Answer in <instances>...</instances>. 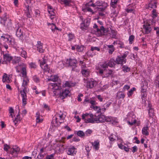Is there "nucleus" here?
I'll return each instance as SVG.
<instances>
[{
	"instance_id": "dca6fc26",
	"label": "nucleus",
	"mask_w": 159,
	"mask_h": 159,
	"mask_svg": "<svg viewBox=\"0 0 159 159\" xmlns=\"http://www.w3.org/2000/svg\"><path fill=\"white\" fill-rule=\"evenodd\" d=\"M1 39L2 40L7 43L8 45L12 44L14 42V39L11 38L9 36L5 35L2 36Z\"/></svg>"
},
{
	"instance_id": "13d9d810",
	"label": "nucleus",
	"mask_w": 159,
	"mask_h": 159,
	"mask_svg": "<svg viewBox=\"0 0 159 159\" xmlns=\"http://www.w3.org/2000/svg\"><path fill=\"white\" fill-rule=\"evenodd\" d=\"M154 30L156 31V34L157 37L159 39V27H155L154 28Z\"/></svg>"
},
{
	"instance_id": "4be33fe9",
	"label": "nucleus",
	"mask_w": 159,
	"mask_h": 159,
	"mask_svg": "<svg viewBox=\"0 0 159 159\" xmlns=\"http://www.w3.org/2000/svg\"><path fill=\"white\" fill-rule=\"evenodd\" d=\"M16 49L20 52V55L21 57L25 59L27 58V53L25 50H24L23 48H20L17 47Z\"/></svg>"
},
{
	"instance_id": "412c9836",
	"label": "nucleus",
	"mask_w": 159,
	"mask_h": 159,
	"mask_svg": "<svg viewBox=\"0 0 159 159\" xmlns=\"http://www.w3.org/2000/svg\"><path fill=\"white\" fill-rule=\"evenodd\" d=\"M89 103L91 105L93 104H97V103L94 100H93L92 98H89L87 97H85L83 102V103L84 105H86L87 103Z\"/></svg>"
},
{
	"instance_id": "79ce46f5",
	"label": "nucleus",
	"mask_w": 159,
	"mask_h": 159,
	"mask_svg": "<svg viewBox=\"0 0 159 159\" xmlns=\"http://www.w3.org/2000/svg\"><path fill=\"white\" fill-rule=\"evenodd\" d=\"M116 96L119 99H123L125 97V95L123 92L119 91L117 93Z\"/></svg>"
},
{
	"instance_id": "4d7b16f0",
	"label": "nucleus",
	"mask_w": 159,
	"mask_h": 159,
	"mask_svg": "<svg viewBox=\"0 0 159 159\" xmlns=\"http://www.w3.org/2000/svg\"><path fill=\"white\" fill-rule=\"evenodd\" d=\"M49 16L50 19L52 20H53L54 19L55 15V11H52V12L49 13Z\"/></svg>"
},
{
	"instance_id": "3c124183",
	"label": "nucleus",
	"mask_w": 159,
	"mask_h": 159,
	"mask_svg": "<svg viewBox=\"0 0 159 159\" xmlns=\"http://www.w3.org/2000/svg\"><path fill=\"white\" fill-rule=\"evenodd\" d=\"M116 136L114 134H111L109 137V139L111 141H114L116 139Z\"/></svg>"
},
{
	"instance_id": "2eb2a0df",
	"label": "nucleus",
	"mask_w": 159,
	"mask_h": 159,
	"mask_svg": "<svg viewBox=\"0 0 159 159\" xmlns=\"http://www.w3.org/2000/svg\"><path fill=\"white\" fill-rule=\"evenodd\" d=\"M12 57L8 53H3V59L2 63V64H7V63H10L11 61Z\"/></svg>"
},
{
	"instance_id": "bb28decb",
	"label": "nucleus",
	"mask_w": 159,
	"mask_h": 159,
	"mask_svg": "<svg viewBox=\"0 0 159 159\" xmlns=\"http://www.w3.org/2000/svg\"><path fill=\"white\" fill-rule=\"evenodd\" d=\"M16 34L17 37L20 38V39H22L24 33L22 30V28H18L16 30Z\"/></svg>"
},
{
	"instance_id": "052dcab7",
	"label": "nucleus",
	"mask_w": 159,
	"mask_h": 159,
	"mask_svg": "<svg viewBox=\"0 0 159 159\" xmlns=\"http://www.w3.org/2000/svg\"><path fill=\"white\" fill-rule=\"evenodd\" d=\"M122 70L124 72L129 71L130 68L126 66H124L122 67Z\"/></svg>"
},
{
	"instance_id": "603ef678",
	"label": "nucleus",
	"mask_w": 159,
	"mask_h": 159,
	"mask_svg": "<svg viewBox=\"0 0 159 159\" xmlns=\"http://www.w3.org/2000/svg\"><path fill=\"white\" fill-rule=\"evenodd\" d=\"M136 89L134 87L131 89L128 93L127 95L129 97H130L132 96L133 93V92L134 91H135Z\"/></svg>"
},
{
	"instance_id": "a19ab883",
	"label": "nucleus",
	"mask_w": 159,
	"mask_h": 159,
	"mask_svg": "<svg viewBox=\"0 0 159 159\" xmlns=\"http://www.w3.org/2000/svg\"><path fill=\"white\" fill-rule=\"evenodd\" d=\"M148 114L150 117H152L154 113V111L153 109L152 108L151 105L149 104L148 106Z\"/></svg>"
},
{
	"instance_id": "1a4fd4ad",
	"label": "nucleus",
	"mask_w": 159,
	"mask_h": 159,
	"mask_svg": "<svg viewBox=\"0 0 159 159\" xmlns=\"http://www.w3.org/2000/svg\"><path fill=\"white\" fill-rule=\"evenodd\" d=\"M129 54L128 52H125L122 55L118 56L116 59V63L117 64H123V63H125L126 59L125 58Z\"/></svg>"
},
{
	"instance_id": "e2e57ef3",
	"label": "nucleus",
	"mask_w": 159,
	"mask_h": 159,
	"mask_svg": "<svg viewBox=\"0 0 159 159\" xmlns=\"http://www.w3.org/2000/svg\"><path fill=\"white\" fill-rule=\"evenodd\" d=\"M68 36L69 37L68 40L69 41H71L74 37V35L71 33L69 34H68Z\"/></svg>"
},
{
	"instance_id": "393cba45",
	"label": "nucleus",
	"mask_w": 159,
	"mask_h": 159,
	"mask_svg": "<svg viewBox=\"0 0 159 159\" xmlns=\"http://www.w3.org/2000/svg\"><path fill=\"white\" fill-rule=\"evenodd\" d=\"M156 1L155 0L151 1L148 4V7H146L147 9L151 10L152 8H154L157 7Z\"/></svg>"
},
{
	"instance_id": "f3484780",
	"label": "nucleus",
	"mask_w": 159,
	"mask_h": 159,
	"mask_svg": "<svg viewBox=\"0 0 159 159\" xmlns=\"http://www.w3.org/2000/svg\"><path fill=\"white\" fill-rule=\"evenodd\" d=\"M90 6L93 7H96V3L95 4H93L91 1L87 3L85 5L84 8L83 9V10L84 11H87L93 13V11L92 9L90 7Z\"/></svg>"
},
{
	"instance_id": "c03bdc74",
	"label": "nucleus",
	"mask_w": 159,
	"mask_h": 159,
	"mask_svg": "<svg viewBox=\"0 0 159 159\" xmlns=\"http://www.w3.org/2000/svg\"><path fill=\"white\" fill-rule=\"evenodd\" d=\"M59 78L56 75H52L50 78L48 79L49 81H52L53 82H56L58 81Z\"/></svg>"
},
{
	"instance_id": "9b49d317",
	"label": "nucleus",
	"mask_w": 159,
	"mask_h": 159,
	"mask_svg": "<svg viewBox=\"0 0 159 159\" xmlns=\"http://www.w3.org/2000/svg\"><path fill=\"white\" fill-rule=\"evenodd\" d=\"M79 64L81 65V73L83 75L87 77L89 76L90 70L88 69L85 63L82 61H80Z\"/></svg>"
},
{
	"instance_id": "9d476101",
	"label": "nucleus",
	"mask_w": 159,
	"mask_h": 159,
	"mask_svg": "<svg viewBox=\"0 0 159 159\" xmlns=\"http://www.w3.org/2000/svg\"><path fill=\"white\" fill-rule=\"evenodd\" d=\"M93 27L95 29L94 34L97 36H99L104 35L105 30L103 26H101L100 28H98V25L95 23L94 24Z\"/></svg>"
},
{
	"instance_id": "4c0bfd02",
	"label": "nucleus",
	"mask_w": 159,
	"mask_h": 159,
	"mask_svg": "<svg viewBox=\"0 0 159 159\" xmlns=\"http://www.w3.org/2000/svg\"><path fill=\"white\" fill-rule=\"evenodd\" d=\"M72 0H58V2L61 4H64L65 6L69 5Z\"/></svg>"
},
{
	"instance_id": "6ab92c4d",
	"label": "nucleus",
	"mask_w": 159,
	"mask_h": 159,
	"mask_svg": "<svg viewBox=\"0 0 159 159\" xmlns=\"http://www.w3.org/2000/svg\"><path fill=\"white\" fill-rule=\"evenodd\" d=\"M20 148L17 146H14L11 148L10 150V153L14 157H17V155L20 152Z\"/></svg>"
},
{
	"instance_id": "f8f14e48",
	"label": "nucleus",
	"mask_w": 159,
	"mask_h": 159,
	"mask_svg": "<svg viewBox=\"0 0 159 159\" xmlns=\"http://www.w3.org/2000/svg\"><path fill=\"white\" fill-rule=\"evenodd\" d=\"M135 116L132 113H130L128 114L127 119L128 120L127 122L129 125H132L136 123L137 121L135 119Z\"/></svg>"
},
{
	"instance_id": "37998d69",
	"label": "nucleus",
	"mask_w": 159,
	"mask_h": 159,
	"mask_svg": "<svg viewBox=\"0 0 159 159\" xmlns=\"http://www.w3.org/2000/svg\"><path fill=\"white\" fill-rule=\"evenodd\" d=\"M107 46L108 48V52L110 54H112L115 50V48L113 45H108Z\"/></svg>"
},
{
	"instance_id": "423d86ee",
	"label": "nucleus",
	"mask_w": 159,
	"mask_h": 159,
	"mask_svg": "<svg viewBox=\"0 0 159 159\" xmlns=\"http://www.w3.org/2000/svg\"><path fill=\"white\" fill-rule=\"evenodd\" d=\"M105 121L109 122L112 124H115L117 122L113 120V118L111 117H107L102 114H100L98 116H96V123H102Z\"/></svg>"
},
{
	"instance_id": "c85d7f7f",
	"label": "nucleus",
	"mask_w": 159,
	"mask_h": 159,
	"mask_svg": "<svg viewBox=\"0 0 159 159\" xmlns=\"http://www.w3.org/2000/svg\"><path fill=\"white\" fill-rule=\"evenodd\" d=\"M68 64L71 66L75 67L77 63V61L75 59H69L68 61Z\"/></svg>"
},
{
	"instance_id": "6e6d98bb",
	"label": "nucleus",
	"mask_w": 159,
	"mask_h": 159,
	"mask_svg": "<svg viewBox=\"0 0 159 159\" xmlns=\"http://www.w3.org/2000/svg\"><path fill=\"white\" fill-rule=\"evenodd\" d=\"M25 13H27V16L28 17H30V13L29 12V6L27 5L25 6Z\"/></svg>"
},
{
	"instance_id": "0eeeda50",
	"label": "nucleus",
	"mask_w": 159,
	"mask_h": 159,
	"mask_svg": "<svg viewBox=\"0 0 159 159\" xmlns=\"http://www.w3.org/2000/svg\"><path fill=\"white\" fill-rule=\"evenodd\" d=\"M82 119L84 120L86 123H93L96 122V115H93L92 114H83L82 116Z\"/></svg>"
},
{
	"instance_id": "5701e85b",
	"label": "nucleus",
	"mask_w": 159,
	"mask_h": 159,
	"mask_svg": "<svg viewBox=\"0 0 159 159\" xmlns=\"http://www.w3.org/2000/svg\"><path fill=\"white\" fill-rule=\"evenodd\" d=\"M37 50L41 53H43L45 50L43 47V44L40 41H38L36 44Z\"/></svg>"
},
{
	"instance_id": "58836bf2",
	"label": "nucleus",
	"mask_w": 159,
	"mask_h": 159,
	"mask_svg": "<svg viewBox=\"0 0 159 159\" xmlns=\"http://www.w3.org/2000/svg\"><path fill=\"white\" fill-rule=\"evenodd\" d=\"M35 117H36V122L37 123H40L42 122L43 120L42 118V117L40 116L39 113L37 112L36 113Z\"/></svg>"
},
{
	"instance_id": "39448f33",
	"label": "nucleus",
	"mask_w": 159,
	"mask_h": 159,
	"mask_svg": "<svg viewBox=\"0 0 159 159\" xmlns=\"http://www.w3.org/2000/svg\"><path fill=\"white\" fill-rule=\"evenodd\" d=\"M65 117L64 113L60 111L57 113L53 117L52 122L53 123L55 122L57 125H59L63 122Z\"/></svg>"
},
{
	"instance_id": "f257e3e1",
	"label": "nucleus",
	"mask_w": 159,
	"mask_h": 159,
	"mask_svg": "<svg viewBox=\"0 0 159 159\" xmlns=\"http://www.w3.org/2000/svg\"><path fill=\"white\" fill-rule=\"evenodd\" d=\"M26 65L24 63H21L17 66L15 68L18 73L20 72L23 78V82L22 84L20 93L22 97V105L25 106L27 103V96L26 90L27 84L29 82V79L27 76Z\"/></svg>"
},
{
	"instance_id": "a211bd4d",
	"label": "nucleus",
	"mask_w": 159,
	"mask_h": 159,
	"mask_svg": "<svg viewBox=\"0 0 159 159\" xmlns=\"http://www.w3.org/2000/svg\"><path fill=\"white\" fill-rule=\"evenodd\" d=\"M143 33L144 34H148L150 33L152 29L150 25L148 23H145L143 25Z\"/></svg>"
},
{
	"instance_id": "a18cd8bd",
	"label": "nucleus",
	"mask_w": 159,
	"mask_h": 159,
	"mask_svg": "<svg viewBox=\"0 0 159 159\" xmlns=\"http://www.w3.org/2000/svg\"><path fill=\"white\" fill-rule=\"evenodd\" d=\"M48 57H45L44 56L43 57L42 59V60H39L40 65L42 64H46L47 61H48Z\"/></svg>"
},
{
	"instance_id": "4468645a",
	"label": "nucleus",
	"mask_w": 159,
	"mask_h": 159,
	"mask_svg": "<svg viewBox=\"0 0 159 159\" xmlns=\"http://www.w3.org/2000/svg\"><path fill=\"white\" fill-rule=\"evenodd\" d=\"M66 152L68 155L74 156L76 154L77 149L74 146H70L67 148Z\"/></svg>"
},
{
	"instance_id": "473e14b6",
	"label": "nucleus",
	"mask_w": 159,
	"mask_h": 159,
	"mask_svg": "<svg viewBox=\"0 0 159 159\" xmlns=\"http://www.w3.org/2000/svg\"><path fill=\"white\" fill-rule=\"evenodd\" d=\"M42 69L45 72H49L50 70V67L46 64L40 65Z\"/></svg>"
},
{
	"instance_id": "5fc2aeb1",
	"label": "nucleus",
	"mask_w": 159,
	"mask_h": 159,
	"mask_svg": "<svg viewBox=\"0 0 159 159\" xmlns=\"http://www.w3.org/2000/svg\"><path fill=\"white\" fill-rule=\"evenodd\" d=\"M155 83L159 88V75L156 76L155 80Z\"/></svg>"
},
{
	"instance_id": "f03ea898",
	"label": "nucleus",
	"mask_w": 159,
	"mask_h": 159,
	"mask_svg": "<svg viewBox=\"0 0 159 159\" xmlns=\"http://www.w3.org/2000/svg\"><path fill=\"white\" fill-rule=\"evenodd\" d=\"M116 61L113 58L110 59L108 63L105 62L103 63L98 64L96 66V68L97 70H98L99 74H102L103 73L102 69H105L107 68L108 66L110 67H114L115 65Z\"/></svg>"
},
{
	"instance_id": "338daca9",
	"label": "nucleus",
	"mask_w": 159,
	"mask_h": 159,
	"mask_svg": "<svg viewBox=\"0 0 159 159\" xmlns=\"http://www.w3.org/2000/svg\"><path fill=\"white\" fill-rule=\"evenodd\" d=\"M152 17L153 18L156 17L157 16V14L155 9H153L152 11Z\"/></svg>"
},
{
	"instance_id": "680f3d73",
	"label": "nucleus",
	"mask_w": 159,
	"mask_h": 159,
	"mask_svg": "<svg viewBox=\"0 0 159 159\" xmlns=\"http://www.w3.org/2000/svg\"><path fill=\"white\" fill-rule=\"evenodd\" d=\"M48 11L49 14L51 13L52 11H55V10L52 8V6H48Z\"/></svg>"
},
{
	"instance_id": "e433bc0d",
	"label": "nucleus",
	"mask_w": 159,
	"mask_h": 159,
	"mask_svg": "<svg viewBox=\"0 0 159 159\" xmlns=\"http://www.w3.org/2000/svg\"><path fill=\"white\" fill-rule=\"evenodd\" d=\"M149 128L148 126L144 127L142 129V133L143 135L147 136L149 134Z\"/></svg>"
},
{
	"instance_id": "2f4dec72",
	"label": "nucleus",
	"mask_w": 159,
	"mask_h": 159,
	"mask_svg": "<svg viewBox=\"0 0 159 159\" xmlns=\"http://www.w3.org/2000/svg\"><path fill=\"white\" fill-rule=\"evenodd\" d=\"M96 82L92 80H89L87 82L86 87L87 88H93L94 85Z\"/></svg>"
},
{
	"instance_id": "c756f323",
	"label": "nucleus",
	"mask_w": 159,
	"mask_h": 159,
	"mask_svg": "<svg viewBox=\"0 0 159 159\" xmlns=\"http://www.w3.org/2000/svg\"><path fill=\"white\" fill-rule=\"evenodd\" d=\"M97 104H93L90 106L91 108L96 111L97 113H101V107H100L96 106Z\"/></svg>"
},
{
	"instance_id": "20e7f679",
	"label": "nucleus",
	"mask_w": 159,
	"mask_h": 159,
	"mask_svg": "<svg viewBox=\"0 0 159 159\" xmlns=\"http://www.w3.org/2000/svg\"><path fill=\"white\" fill-rule=\"evenodd\" d=\"M65 117L64 113L60 111L57 113L53 117L52 122L53 123L55 122L57 125H59L63 122Z\"/></svg>"
},
{
	"instance_id": "aec40b11",
	"label": "nucleus",
	"mask_w": 159,
	"mask_h": 159,
	"mask_svg": "<svg viewBox=\"0 0 159 159\" xmlns=\"http://www.w3.org/2000/svg\"><path fill=\"white\" fill-rule=\"evenodd\" d=\"M50 87L55 95L56 94L57 91L60 89L59 86L56 84H50Z\"/></svg>"
},
{
	"instance_id": "49530a36",
	"label": "nucleus",
	"mask_w": 159,
	"mask_h": 159,
	"mask_svg": "<svg viewBox=\"0 0 159 159\" xmlns=\"http://www.w3.org/2000/svg\"><path fill=\"white\" fill-rule=\"evenodd\" d=\"M47 25L48 26H49L50 25H51V29L52 31L54 32L55 31V30H58V28H57L55 25L53 23H50L48 22Z\"/></svg>"
},
{
	"instance_id": "0e129e2a",
	"label": "nucleus",
	"mask_w": 159,
	"mask_h": 159,
	"mask_svg": "<svg viewBox=\"0 0 159 159\" xmlns=\"http://www.w3.org/2000/svg\"><path fill=\"white\" fill-rule=\"evenodd\" d=\"M118 0H111V6L114 7V6L116 4Z\"/></svg>"
},
{
	"instance_id": "7ed1b4c3",
	"label": "nucleus",
	"mask_w": 159,
	"mask_h": 159,
	"mask_svg": "<svg viewBox=\"0 0 159 159\" xmlns=\"http://www.w3.org/2000/svg\"><path fill=\"white\" fill-rule=\"evenodd\" d=\"M65 117L64 113L60 111L57 113L53 117L52 122L53 123L55 122L57 125H59L63 122Z\"/></svg>"
},
{
	"instance_id": "bf43d9fd",
	"label": "nucleus",
	"mask_w": 159,
	"mask_h": 159,
	"mask_svg": "<svg viewBox=\"0 0 159 159\" xmlns=\"http://www.w3.org/2000/svg\"><path fill=\"white\" fill-rule=\"evenodd\" d=\"M134 39V36L133 35H131L129 37V40L130 44H132Z\"/></svg>"
},
{
	"instance_id": "ea45409f",
	"label": "nucleus",
	"mask_w": 159,
	"mask_h": 159,
	"mask_svg": "<svg viewBox=\"0 0 159 159\" xmlns=\"http://www.w3.org/2000/svg\"><path fill=\"white\" fill-rule=\"evenodd\" d=\"M4 25L5 26H7V27L9 28L10 27H11L12 25V23L10 20L7 19H4Z\"/></svg>"
},
{
	"instance_id": "ddd939ff",
	"label": "nucleus",
	"mask_w": 159,
	"mask_h": 159,
	"mask_svg": "<svg viewBox=\"0 0 159 159\" xmlns=\"http://www.w3.org/2000/svg\"><path fill=\"white\" fill-rule=\"evenodd\" d=\"M96 6L101 11H103L108 6V4L104 2L98 1L96 2Z\"/></svg>"
},
{
	"instance_id": "7c9ffc66",
	"label": "nucleus",
	"mask_w": 159,
	"mask_h": 159,
	"mask_svg": "<svg viewBox=\"0 0 159 159\" xmlns=\"http://www.w3.org/2000/svg\"><path fill=\"white\" fill-rule=\"evenodd\" d=\"M21 60L20 57H12L11 60L12 63L13 64H16L19 63Z\"/></svg>"
},
{
	"instance_id": "f704fd0d",
	"label": "nucleus",
	"mask_w": 159,
	"mask_h": 159,
	"mask_svg": "<svg viewBox=\"0 0 159 159\" xmlns=\"http://www.w3.org/2000/svg\"><path fill=\"white\" fill-rule=\"evenodd\" d=\"M75 85V84L72 82L70 81H66L64 84H63V87H70L74 86Z\"/></svg>"
},
{
	"instance_id": "864d4df0",
	"label": "nucleus",
	"mask_w": 159,
	"mask_h": 159,
	"mask_svg": "<svg viewBox=\"0 0 159 159\" xmlns=\"http://www.w3.org/2000/svg\"><path fill=\"white\" fill-rule=\"evenodd\" d=\"M111 34L112 35V38L116 39V35L117 34V32L114 30H111Z\"/></svg>"
},
{
	"instance_id": "8fccbe9b",
	"label": "nucleus",
	"mask_w": 159,
	"mask_h": 159,
	"mask_svg": "<svg viewBox=\"0 0 159 159\" xmlns=\"http://www.w3.org/2000/svg\"><path fill=\"white\" fill-rule=\"evenodd\" d=\"M77 135L81 138H83L85 136V133L81 130H79L77 132Z\"/></svg>"
},
{
	"instance_id": "b1692460",
	"label": "nucleus",
	"mask_w": 159,
	"mask_h": 159,
	"mask_svg": "<svg viewBox=\"0 0 159 159\" xmlns=\"http://www.w3.org/2000/svg\"><path fill=\"white\" fill-rule=\"evenodd\" d=\"M70 93V91L68 89H65L63 90L60 94V98L62 99L66 98Z\"/></svg>"
},
{
	"instance_id": "774afa93",
	"label": "nucleus",
	"mask_w": 159,
	"mask_h": 159,
	"mask_svg": "<svg viewBox=\"0 0 159 159\" xmlns=\"http://www.w3.org/2000/svg\"><path fill=\"white\" fill-rule=\"evenodd\" d=\"M118 13L116 12L115 11L111 13V17L115 18L117 16Z\"/></svg>"
},
{
	"instance_id": "a878e982",
	"label": "nucleus",
	"mask_w": 159,
	"mask_h": 159,
	"mask_svg": "<svg viewBox=\"0 0 159 159\" xmlns=\"http://www.w3.org/2000/svg\"><path fill=\"white\" fill-rule=\"evenodd\" d=\"M91 143L93 149L95 151L98 150L99 149L100 146L99 140H97L93 142H92Z\"/></svg>"
},
{
	"instance_id": "09e8293b",
	"label": "nucleus",
	"mask_w": 159,
	"mask_h": 159,
	"mask_svg": "<svg viewBox=\"0 0 159 159\" xmlns=\"http://www.w3.org/2000/svg\"><path fill=\"white\" fill-rule=\"evenodd\" d=\"M76 50L78 52H82L84 49V47L82 45H77L76 46Z\"/></svg>"
},
{
	"instance_id": "6e6552de",
	"label": "nucleus",
	"mask_w": 159,
	"mask_h": 159,
	"mask_svg": "<svg viewBox=\"0 0 159 159\" xmlns=\"http://www.w3.org/2000/svg\"><path fill=\"white\" fill-rule=\"evenodd\" d=\"M82 20V23L80 24V28L83 31H86L89 29V26L90 22V20L89 18L86 19L82 17H80Z\"/></svg>"
},
{
	"instance_id": "69168bd1",
	"label": "nucleus",
	"mask_w": 159,
	"mask_h": 159,
	"mask_svg": "<svg viewBox=\"0 0 159 159\" xmlns=\"http://www.w3.org/2000/svg\"><path fill=\"white\" fill-rule=\"evenodd\" d=\"M92 133V131L90 129H88L86 130L85 132V136H89Z\"/></svg>"
},
{
	"instance_id": "cd10ccee",
	"label": "nucleus",
	"mask_w": 159,
	"mask_h": 159,
	"mask_svg": "<svg viewBox=\"0 0 159 159\" xmlns=\"http://www.w3.org/2000/svg\"><path fill=\"white\" fill-rule=\"evenodd\" d=\"M105 69H102L103 70V73L102 74H100L101 75L103 74L104 77H108L112 74V70H105Z\"/></svg>"
},
{
	"instance_id": "de8ad7c7",
	"label": "nucleus",
	"mask_w": 159,
	"mask_h": 159,
	"mask_svg": "<svg viewBox=\"0 0 159 159\" xmlns=\"http://www.w3.org/2000/svg\"><path fill=\"white\" fill-rule=\"evenodd\" d=\"M21 119L20 117V115L19 114H17L16 117H15V119L13 120V122L14 123L15 125H16L17 123L18 122L20 121Z\"/></svg>"
},
{
	"instance_id": "c9c22d12",
	"label": "nucleus",
	"mask_w": 159,
	"mask_h": 159,
	"mask_svg": "<svg viewBox=\"0 0 159 159\" xmlns=\"http://www.w3.org/2000/svg\"><path fill=\"white\" fill-rule=\"evenodd\" d=\"M148 85V83L144 81L143 82V86L141 87V90L142 93H145L147 91Z\"/></svg>"
},
{
	"instance_id": "72a5a7b5",
	"label": "nucleus",
	"mask_w": 159,
	"mask_h": 159,
	"mask_svg": "<svg viewBox=\"0 0 159 159\" xmlns=\"http://www.w3.org/2000/svg\"><path fill=\"white\" fill-rule=\"evenodd\" d=\"M2 81L3 82H7L9 83L11 82V80L9 77L7 76L6 74L4 73L2 78Z\"/></svg>"
}]
</instances>
